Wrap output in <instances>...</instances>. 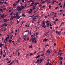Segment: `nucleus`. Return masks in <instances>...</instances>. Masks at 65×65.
<instances>
[{"label":"nucleus","instance_id":"nucleus-1","mask_svg":"<svg viewBox=\"0 0 65 65\" xmlns=\"http://www.w3.org/2000/svg\"><path fill=\"white\" fill-rule=\"evenodd\" d=\"M31 40H32V41L33 43L35 42V43H36L37 42V41H36V38L35 37H34V38H32L30 40V41H31Z\"/></svg>","mask_w":65,"mask_h":65},{"label":"nucleus","instance_id":"nucleus-2","mask_svg":"<svg viewBox=\"0 0 65 65\" xmlns=\"http://www.w3.org/2000/svg\"><path fill=\"white\" fill-rule=\"evenodd\" d=\"M45 23H47L46 25L47 26V27H49L50 26V22L48 21L47 20L45 21Z\"/></svg>","mask_w":65,"mask_h":65},{"label":"nucleus","instance_id":"nucleus-3","mask_svg":"<svg viewBox=\"0 0 65 65\" xmlns=\"http://www.w3.org/2000/svg\"><path fill=\"white\" fill-rule=\"evenodd\" d=\"M42 27H43L44 28H45V27H46V26H45V22L44 21H43L42 23Z\"/></svg>","mask_w":65,"mask_h":65},{"label":"nucleus","instance_id":"nucleus-4","mask_svg":"<svg viewBox=\"0 0 65 65\" xmlns=\"http://www.w3.org/2000/svg\"><path fill=\"white\" fill-rule=\"evenodd\" d=\"M17 9L18 11H21L22 10V8L19 6L17 7Z\"/></svg>","mask_w":65,"mask_h":65},{"label":"nucleus","instance_id":"nucleus-5","mask_svg":"<svg viewBox=\"0 0 65 65\" xmlns=\"http://www.w3.org/2000/svg\"><path fill=\"white\" fill-rule=\"evenodd\" d=\"M15 18L17 19V16H11V19H15Z\"/></svg>","mask_w":65,"mask_h":65},{"label":"nucleus","instance_id":"nucleus-6","mask_svg":"<svg viewBox=\"0 0 65 65\" xmlns=\"http://www.w3.org/2000/svg\"><path fill=\"white\" fill-rule=\"evenodd\" d=\"M21 17V15H18L16 16V19H19Z\"/></svg>","mask_w":65,"mask_h":65},{"label":"nucleus","instance_id":"nucleus-7","mask_svg":"<svg viewBox=\"0 0 65 65\" xmlns=\"http://www.w3.org/2000/svg\"><path fill=\"white\" fill-rule=\"evenodd\" d=\"M9 20V19L7 20V19H5L3 20V22H7Z\"/></svg>","mask_w":65,"mask_h":65},{"label":"nucleus","instance_id":"nucleus-8","mask_svg":"<svg viewBox=\"0 0 65 65\" xmlns=\"http://www.w3.org/2000/svg\"><path fill=\"white\" fill-rule=\"evenodd\" d=\"M4 14H3L1 15V18H2V19H4Z\"/></svg>","mask_w":65,"mask_h":65},{"label":"nucleus","instance_id":"nucleus-9","mask_svg":"<svg viewBox=\"0 0 65 65\" xmlns=\"http://www.w3.org/2000/svg\"><path fill=\"white\" fill-rule=\"evenodd\" d=\"M47 40H48V39H43V42H44V41H47Z\"/></svg>","mask_w":65,"mask_h":65},{"label":"nucleus","instance_id":"nucleus-10","mask_svg":"<svg viewBox=\"0 0 65 65\" xmlns=\"http://www.w3.org/2000/svg\"><path fill=\"white\" fill-rule=\"evenodd\" d=\"M37 14H36V13H35V14H34L32 15V16H29L28 17H33V16H34V15H35Z\"/></svg>","mask_w":65,"mask_h":65},{"label":"nucleus","instance_id":"nucleus-11","mask_svg":"<svg viewBox=\"0 0 65 65\" xmlns=\"http://www.w3.org/2000/svg\"><path fill=\"white\" fill-rule=\"evenodd\" d=\"M45 1H43V2H41V4H43V3H45Z\"/></svg>","mask_w":65,"mask_h":65},{"label":"nucleus","instance_id":"nucleus-12","mask_svg":"<svg viewBox=\"0 0 65 65\" xmlns=\"http://www.w3.org/2000/svg\"><path fill=\"white\" fill-rule=\"evenodd\" d=\"M42 60H43V59L42 58L41 59H40V62H39L40 63H41L42 62Z\"/></svg>","mask_w":65,"mask_h":65},{"label":"nucleus","instance_id":"nucleus-13","mask_svg":"<svg viewBox=\"0 0 65 65\" xmlns=\"http://www.w3.org/2000/svg\"><path fill=\"white\" fill-rule=\"evenodd\" d=\"M19 12H17L16 14H15V15H16V16H18L19 15Z\"/></svg>","mask_w":65,"mask_h":65},{"label":"nucleus","instance_id":"nucleus-14","mask_svg":"<svg viewBox=\"0 0 65 65\" xmlns=\"http://www.w3.org/2000/svg\"><path fill=\"white\" fill-rule=\"evenodd\" d=\"M49 46V45L47 44L45 45L44 46L45 47H46L47 46Z\"/></svg>","mask_w":65,"mask_h":65},{"label":"nucleus","instance_id":"nucleus-15","mask_svg":"<svg viewBox=\"0 0 65 65\" xmlns=\"http://www.w3.org/2000/svg\"><path fill=\"white\" fill-rule=\"evenodd\" d=\"M4 24L5 27L7 26V24H6V23H5Z\"/></svg>","mask_w":65,"mask_h":65},{"label":"nucleus","instance_id":"nucleus-16","mask_svg":"<svg viewBox=\"0 0 65 65\" xmlns=\"http://www.w3.org/2000/svg\"><path fill=\"white\" fill-rule=\"evenodd\" d=\"M21 7L22 8H21L22 9H23L24 8V6H21Z\"/></svg>","mask_w":65,"mask_h":65},{"label":"nucleus","instance_id":"nucleus-17","mask_svg":"<svg viewBox=\"0 0 65 65\" xmlns=\"http://www.w3.org/2000/svg\"><path fill=\"white\" fill-rule=\"evenodd\" d=\"M3 44H2L1 43L0 44V47H2V46H3Z\"/></svg>","mask_w":65,"mask_h":65},{"label":"nucleus","instance_id":"nucleus-18","mask_svg":"<svg viewBox=\"0 0 65 65\" xmlns=\"http://www.w3.org/2000/svg\"><path fill=\"white\" fill-rule=\"evenodd\" d=\"M64 23H65V22H62L61 24L60 25V26H62V25L63 24H64Z\"/></svg>","mask_w":65,"mask_h":65},{"label":"nucleus","instance_id":"nucleus-19","mask_svg":"<svg viewBox=\"0 0 65 65\" xmlns=\"http://www.w3.org/2000/svg\"><path fill=\"white\" fill-rule=\"evenodd\" d=\"M60 52V51L59 50L58 55H60V56H61V54H60V53L59 52Z\"/></svg>","mask_w":65,"mask_h":65},{"label":"nucleus","instance_id":"nucleus-20","mask_svg":"<svg viewBox=\"0 0 65 65\" xmlns=\"http://www.w3.org/2000/svg\"><path fill=\"white\" fill-rule=\"evenodd\" d=\"M40 55H38V56H36V58H38L39 57H40Z\"/></svg>","mask_w":65,"mask_h":65},{"label":"nucleus","instance_id":"nucleus-21","mask_svg":"<svg viewBox=\"0 0 65 65\" xmlns=\"http://www.w3.org/2000/svg\"><path fill=\"white\" fill-rule=\"evenodd\" d=\"M38 4H39V3L37 2V3H36L34 4V5H37Z\"/></svg>","mask_w":65,"mask_h":65},{"label":"nucleus","instance_id":"nucleus-22","mask_svg":"<svg viewBox=\"0 0 65 65\" xmlns=\"http://www.w3.org/2000/svg\"><path fill=\"white\" fill-rule=\"evenodd\" d=\"M63 59V58L62 57H60V60H62Z\"/></svg>","mask_w":65,"mask_h":65},{"label":"nucleus","instance_id":"nucleus-23","mask_svg":"<svg viewBox=\"0 0 65 65\" xmlns=\"http://www.w3.org/2000/svg\"><path fill=\"white\" fill-rule=\"evenodd\" d=\"M8 39V37H7V38H6L5 40L6 41H7Z\"/></svg>","mask_w":65,"mask_h":65},{"label":"nucleus","instance_id":"nucleus-24","mask_svg":"<svg viewBox=\"0 0 65 65\" xmlns=\"http://www.w3.org/2000/svg\"><path fill=\"white\" fill-rule=\"evenodd\" d=\"M48 33H49V32H47L45 34V35H48Z\"/></svg>","mask_w":65,"mask_h":65},{"label":"nucleus","instance_id":"nucleus-25","mask_svg":"<svg viewBox=\"0 0 65 65\" xmlns=\"http://www.w3.org/2000/svg\"><path fill=\"white\" fill-rule=\"evenodd\" d=\"M4 43H6H6H7L6 42H5V40L4 39Z\"/></svg>","mask_w":65,"mask_h":65},{"label":"nucleus","instance_id":"nucleus-26","mask_svg":"<svg viewBox=\"0 0 65 65\" xmlns=\"http://www.w3.org/2000/svg\"><path fill=\"white\" fill-rule=\"evenodd\" d=\"M7 36H8V37H8V38L9 39V35H8Z\"/></svg>","mask_w":65,"mask_h":65},{"label":"nucleus","instance_id":"nucleus-27","mask_svg":"<svg viewBox=\"0 0 65 65\" xmlns=\"http://www.w3.org/2000/svg\"><path fill=\"white\" fill-rule=\"evenodd\" d=\"M20 1V0H18L16 2V3H18V2H19Z\"/></svg>","mask_w":65,"mask_h":65},{"label":"nucleus","instance_id":"nucleus-28","mask_svg":"<svg viewBox=\"0 0 65 65\" xmlns=\"http://www.w3.org/2000/svg\"><path fill=\"white\" fill-rule=\"evenodd\" d=\"M37 19V18H32V20H36Z\"/></svg>","mask_w":65,"mask_h":65},{"label":"nucleus","instance_id":"nucleus-29","mask_svg":"<svg viewBox=\"0 0 65 65\" xmlns=\"http://www.w3.org/2000/svg\"><path fill=\"white\" fill-rule=\"evenodd\" d=\"M13 14V12H12L11 13L10 15H11V16H12Z\"/></svg>","mask_w":65,"mask_h":65},{"label":"nucleus","instance_id":"nucleus-30","mask_svg":"<svg viewBox=\"0 0 65 65\" xmlns=\"http://www.w3.org/2000/svg\"><path fill=\"white\" fill-rule=\"evenodd\" d=\"M36 20H32V23H34V22H35Z\"/></svg>","mask_w":65,"mask_h":65},{"label":"nucleus","instance_id":"nucleus-31","mask_svg":"<svg viewBox=\"0 0 65 65\" xmlns=\"http://www.w3.org/2000/svg\"><path fill=\"white\" fill-rule=\"evenodd\" d=\"M13 63V62H11L9 64H8V65H11V64H12Z\"/></svg>","mask_w":65,"mask_h":65},{"label":"nucleus","instance_id":"nucleus-32","mask_svg":"<svg viewBox=\"0 0 65 65\" xmlns=\"http://www.w3.org/2000/svg\"><path fill=\"white\" fill-rule=\"evenodd\" d=\"M0 11H1L2 12H3V11L2 9L1 8H0Z\"/></svg>","mask_w":65,"mask_h":65},{"label":"nucleus","instance_id":"nucleus-33","mask_svg":"<svg viewBox=\"0 0 65 65\" xmlns=\"http://www.w3.org/2000/svg\"><path fill=\"white\" fill-rule=\"evenodd\" d=\"M11 62V60H10L9 61L7 62V63H8V64H9V63H10Z\"/></svg>","mask_w":65,"mask_h":65},{"label":"nucleus","instance_id":"nucleus-34","mask_svg":"<svg viewBox=\"0 0 65 65\" xmlns=\"http://www.w3.org/2000/svg\"><path fill=\"white\" fill-rule=\"evenodd\" d=\"M58 8H59V7H57L55 8V9H57Z\"/></svg>","mask_w":65,"mask_h":65},{"label":"nucleus","instance_id":"nucleus-35","mask_svg":"<svg viewBox=\"0 0 65 65\" xmlns=\"http://www.w3.org/2000/svg\"><path fill=\"white\" fill-rule=\"evenodd\" d=\"M29 37H27V40L28 41L29 40Z\"/></svg>","mask_w":65,"mask_h":65},{"label":"nucleus","instance_id":"nucleus-36","mask_svg":"<svg viewBox=\"0 0 65 65\" xmlns=\"http://www.w3.org/2000/svg\"><path fill=\"white\" fill-rule=\"evenodd\" d=\"M13 35H12L11 36V37H10V38L11 39H12V37H13Z\"/></svg>","mask_w":65,"mask_h":65},{"label":"nucleus","instance_id":"nucleus-37","mask_svg":"<svg viewBox=\"0 0 65 65\" xmlns=\"http://www.w3.org/2000/svg\"><path fill=\"white\" fill-rule=\"evenodd\" d=\"M29 48H32V46L30 45L29 46Z\"/></svg>","mask_w":65,"mask_h":65},{"label":"nucleus","instance_id":"nucleus-38","mask_svg":"<svg viewBox=\"0 0 65 65\" xmlns=\"http://www.w3.org/2000/svg\"><path fill=\"white\" fill-rule=\"evenodd\" d=\"M6 10V8H4L3 9V10Z\"/></svg>","mask_w":65,"mask_h":65},{"label":"nucleus","instance_id":"nucleus-39","mask_svg":"<svg viewBox=\"0 0 65 65\" xmlns=\"http://www.w3.org/2000/svg\"><path fill=\"white\" fill-rule=\"evenodd\" d=\"M22 16H23L24 17H26V15H25V14H22Z\"/></svg>","mask_w":65,"mask_h":65},{"label":"nucleus","instance_id":"nucleus-40","mask_svg":"<svg viewBox=\"0 0 65 65\" xmlns=\"http://www.w3.org/2000/svg\"><path fill=\"white\" fill-rule=\"evenodd\" d=\"M39 7H41V6H42V5H41L39 4Z\"/></svg>","mask_w":65,"mask_h":65},{"label":"nucleus","instance_id":"nucleus-41","mask_svg":"<svg viewBox=\"0 0 65 65\" xmlns=\"http://www.w3.org/2000/svg\"><path fill=\"white\" fill-rule=\"evenodd\" d=\"M58 19H55V21H58Z\"/></svg>","mask_w":65,"mask_h":65},{"label":"nucleus","instance_id":"nucleus-42","mask_svg":"<svg viewBox=\"0 0 65 65\" xmlns=\"http://www.w3.org/2000/svg\"><path fill=\"white\" fill-rule=\"evenodd\" d=\"M55 17L54 16L52 18L53 20H54V19H55Z\"/></svg>","mask_w":65,"mask_h":65},{"label":"nucleus","instance_id":"nucleus-43","mask_svg":"<svg viewBox=\"0 0 65 65\" xmlns=\"http://www.w3.org/2000/svg\"><path fill=\"white\" fill-rule=\"evenodd\" d=\"M32 9L33 10L34 9H35V7H33Z\"/></svg>","mask_w":65,"mask_h":65},{"label":"nucleus","instance_id":"nucleus-44","mask_svg":"<svg viewBox=\"0 0 65 65\" xmlns=\"http://www.w3.org/2000/svg\"><path fill=\"white\" fill-rule=\"evenodd\" d=\"M28 12L29 13H32V11H29Z\"/></svg>","mask_w":65,"mask_h":65},{"label":"nucleus","instance_id":"nucleus-45","mask_svg":"<svg viewBox=\"0 0 65 65\" xmlns=\"http://www.w3.org/2000/svg\"><path fill=\"white\" fill-rule=\"evenodd\" d=\"M47 61H50V59L48 58L47 60Z\"/></svg>","mask_w":65,"mask_h":65},{"label":"nucleus","instance_id":"nucleus-46","mask_svg":"<svg viewBox=\"0 0 65 65\" xmlns=\"http://www.w3.org/2000/svg\"><path fill=\"white\" fill-rule=\"evenodd\" d=\"M4 24H3L1 26L2 27H4Z\"/></svg>","mask_w":65,"mask_h":65},{"label":"nucleus","instance_id":"nucleus-47","mask_svg":"<svg viewBox=\"0 0 65 65\" xmlns=\"http://www.w3.org/2000/svg\"><path fill=\"white\" fill-rule=\"evenodd\" d=\"M13 5L14 6H16V4H15V3L14 4H13Z\"/></svg>","mask_w":65,"mask_h":65},{"label":"nucleus","instance_id":"nucleus-48","mask_svg":"<svg viewBox=\"0 0 65 65\" xmlns=\"http://www.w3.org/2000/svg\"><path fill=\"white\" fill-rule=\"evenodd\" d=\"M17 23H18V24H19V21L18 20H17Z\"/></svg>","mask_w":65,"mask_h":65},{"label":"nucleus","instance_id":"nucleus-49","mask_svg":"<svg viewBox=\"0 0 65 65\" xmlns=\"http://www.w3.org/2000/svg\"><path fill=\"white\" fill-rule=\"evenodd\" d=\"M11 41H12V40H9V42H11Z\"/></svg>","mask_w":65,"mask_h":65},{"label":"nucleus","instance_id":"nucleus-50","mask_svg":"<svg viewBox=\"0 0 65 65\" xmlns=\"http://www.w3.org/2000/svg\"><path fill=\"white\" fill-rule=\"evenodd\" d=\"M39 59H38L37 61V62H39Z\"/></svg>","mask_w":65,"mask_h":65},{"label":"nucleus","instance_id":"nucleus-51","mask_svg":"<svg viewBox=\"0 0 65 65\" xmlns=\"http://www.w3.org/2000/svg\"><path fill=\"white\" fill-rule=\"evenodd\" d=\"M17 63H18V62H19V61L18 60H17L16 61Z\"/></svg>","mask_w":65,"mask_h":65},{"label":"nucleus","instance_id":"nucleus-52","mask_svg":"<svg viewBox=\"0 0 65 65\" xmlns=\"http://www.w3.org/2000/svg\"><path fill=\"white\" fill-rule=\"evenodd\" d=\"M1 53H2V49L1 50Z\"/></svg>","mask_w":65,"mask_h":65},{"label":"nucleus","instance_id":"nucleus-53","mask_svg":"<svg viewBox=\"0 0 65 65\" xmlns=\"http://www.w3.org/2000/svg\"><path fill=\"white\" fill-rule=\"evenodd\" d=\"M5 48L6 50H7V47H6V46H5Z\"/></svg>","mask_w":65,"mask_h":65},{"label":"nucleus","instance_id":"nucleus-54","mask_svg":"<svg viewBox=\"0 0 65 65\" xmlns=\"http://www.w3.org/2000/svg\"><path fill=\"white\" fill-rule=\"evenodd\" d=\"M60 63L61 64H62V61H60Z\"/></svg>","mask_w":65,"mask_h":65},{"label":"nucleus","instance_id":"nucleus-55","mask_svg":"<svg viewBox=\"0 0 65 65\" xmlns=\"http://www.w3.org/2000/svg\"><path fill=\"white\" fill-rule=\"evenodd\" d=\"M25 36H24L25 37H27V36H27L26 35H25Z\"/></svg>","mask_w":65,"mask_h":65},{"label":"nucleus","instance_id":"nucleus-56","mask_svg":"<svg viewBox=\"0 0 65 65\" xmlns=\"http://www.w3.org/2000/svg\"><path fill=\"white\" fill-rule=\"evenodd\" d=\"M54 17H57V15L55 14L54 15Z\"/></svg>","mask_w":65,"mask_h":65},{"label":"nucleus","instance_id":"nucleus-57","mask_svg":"<svg viewBox=\"0 0 65 65\" xmlns=\"http://www.w3.org/2000/svg\"><path fill=\"white\" fill-rule=\"evenodd\" d=\"M51 6L50 5V6H49L48 7H49V8H51Z\"/></svg>","mask_w":65,"mask_h":65},{"label":"nucleus","instance_id":"nucleus-58","mask_svg":"<svg viewBox=\"0 0 65 65\" xmlns=\"http://www.w3.org/2000/svg\"><path fill=\"white\" fill-rule=\"evenodd\" d=\"M25 26L26 27H28V25H25Z\"/></svg>","mask_w":65,"mask_h":65},{"label":"nucleus","instance_id":"nucleus-59","mask_svg":"<svg viewBox=\"0 0 65 65\" xmlns=\"http://www.w3.org/2000/svg\"><path fill=\"white\" fill-rule=\"evenodd\" d=\"M61 4V3H60L59 4V5H60Z\"/></svg>","mask_w":65,"mask_h":65},{"label":"nucleus","instance_id":"nucleus-60","mask_svg":"<svg viewBox=\"0 0 65 65\" xmlns=\"http://www.w3.org/2000/svg\"><path fill=\"white\" fill-rule=\"evenodd\" d=\"M30 11H33V10L32 9H30Z\"/></svg>","mask_w":65,"mask_h":65},{"label":"nucleus","instance_id":"nucleus-61","mask_svg":"<svg viewBox=\"0 0 65 65\" xmlns=\"http://www.w3.org/2000/svg\"><path fill=\"white\" fill-rule=\"evenodd\" d=\"M28 54H27V55H26V57L27 58V56H28Z\"/></svg>","mask_w":65,"mask_h":65},{"label":"nucleus","instance_id":"nucleus-62","mask_svg":"<svg viewBox=\"0 0 65 65\" xmlns=\"http://www.w3.org/2000/svg\"><path fill=\"white\" fill-rule=\"evenodd\" d=\"M9 12H11V10H9Z\"/></svg>","mask_w":65,"mask_h":65},{"label":"nucleus","instance_id":"nucleus-63","mask_svg":"<svg viewBox=\"0 0 65 65\" xmlns=\"http://www.w3.org/2000/svg\"><path fill=\"white\" fill-rule=\"evenodd\" d=\"M18 56H20V52H18Z\"/></svg>","mask_w":65,"mask_h":65},{"label":"nucleus","instance_id":"nucleus-64","mask_svg":"<svg viewBox=\"0 0 65 65\" xmlns=\"http://www.w3.org/2000/svg\"><path fill=\"white\" fill-rule=\"evenodd\" d=\"M4 57H5V55H3Z\"/></svg>","mask_w":65,"mask_h":65}]
</instances>
